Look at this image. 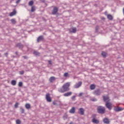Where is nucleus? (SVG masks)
Listing matches in <instances>:
<instances>
[{
	"label": "nucleus",
	"mask_w": 124,
	"mask_h": 124,
	"mask_svg": "<svg viewBox=\"0 0 124 124\" xmlns=\"http://www.w3.org/2000/svg\"><path fill=\"white\" fill-rule=\"evenodd\" d=\"M69 87H70V83L67 82L63 85V86H62V88H59L58 89V92L59 93H62L68 92L70 90V89L69 88Z\"/></svg>",
	"instance_id": "f257e3e1"
},
{
	"label": "nucleus",
	"mask_w": 124,
	"mask_h": 124,
	"mask_svg": "<svg viewBox=\"0 0 124 124\" xmlns=\"http://www.w3.org/2000/svg\"><path fill=\"white\" fill-rule=\"evenodd\" d=\"M97 111L99 114H104L105 113V108L102 106H98Z\"/></svg>",
	"instance_id": "f03ea898"
},
{
	"label": "nucleus",
	"mask_w": 124,
	"mask_h": 124,
	"mask_svg": "<svg viewBox=\"0 0 124 124\" xmlns=\"http://www.w3.org/2000/svg\"><path fill=\"white\" fill-rule=\"evenodd\" d=\"M102 92H101V91H100V89H96L95 90L93 93V94H94V95H100L102 93Z\"/></svg>",
	"instance_id": "7ed1b4c3"
},
{
	"label": "nucleus",
	"mask_w": 124,
	"mask_h": 124,
	"mask_svg": "<svg viewBox=\"0 0 124 124\" xmlns=\"http://www.w3.org/2000/svg\"><path fill=\"white\" fill-rule=\"evenodd\" d=\"M106 107L108 110H112V104L109 102H106Z\"/></svg>",
	"instance_id": "20e7f679"
},
{
	"label": "nucleus",
	"mask_w": 124,
	"mask_h": 124,
	"mask_svg": "<svg viewBox=\"0 0 124 124\" xmlns=\"http://www.w3.org/2000/svg\"><path fill=\"white\" fill-rule=\"evenodd\" d=\"M58 11H59V8L57 7H54L52 11V15H56L58 13Z\"/></svg>",
	"instance_id": "39448f33"
},
{
	"label": "nucleus",
	"mask_w": 124,
	"mask_h": 124,
	"mask_svg": "<svg viewBox=\"0 0 124 124\" xmlns=\"http://www.w3.org/2000/svg\"><path fill=\"white\" fill-rule=\"evenodd\" d=\"M82 84V81H79L78 82H77L74 87L75 89H78V88H80V87H81Z\"/></svg>",
	"instance_id": "423d86ee"
},
{
	"label": "nucleus",
	"mask_w": 124,
	"mask_h": 124,
	"mask_svg": "<svg viewBox=\"0 0 124 124\" xmlns=\"http://www.w3.org/2000/svg\"><path fill=\"white\" fill-rule=\"evenodd\" d=\"M46 98L47 102H51V101H52V99L50 97V94L49 93H47L46 95Z\"/></svg>",
	"instance_id": "0eeeda50"
},
{
	"label": "nucleus",
	"mask_w": 124,
	"mask_h": 124,
	"mask_svg": "<svg viewBox=\"0 0 124 124\" xmlns=\"http://www.w3.org/2000/svg\"><path fill=\"white\" fill-rule=\"evenodd\" d=\"M78 114H80L81 115H83L85 114V109L82 108H80L78 111Z\"/></svg>",
	"instance_id": "6e6552de"
},
{
	"label": "nucleus",
	"mask_w": 124,
	"mask_h": 124,
	"mask_svg": "<svg viewBox=\"0 0 124 124\" xmlns=\"http://www.w3.org/2000/svg\"><path fill=\"white\" fill-rule=\"evenodd\" d=\"M114 111H115V112H121V111H123V108L119 107H115L114 108Z\"/></svg>",
	"instance_id": "1a4fd4ad"
},
{
	"label": "nucleus",
	"mask_w": 124,
	"mask_h": 124,
	"mask_svg": "<svg viewBox=\"0 0 124 124\" xmlns=\"http://www.w3.org/2000/svg\"><path fill=\"white\" fill-rule=\"evenodd\" d=\"M44 39V37L42 35L41 36H39L38 38H37V42L38 43H39L40 42V41H43Z\"/></svg>",
	"instance_id": "9d476101"
},
{
	"label": "nucleus",
	"mask_w": 124,
	"mask_h": 124,
	"mask_svg": "<svg viewBox=\"0 0 124 124\" xmlns=\"http://www.w3.org/2000/svg\"><path fill=\"white\" fill-rule=\"evenodd\" d=\"M103 98L104 99V101H105L106 103V102H109V101H110V99H109V97L108 96H103Z\"/></svg>",
	"instance_id": "9b49d317"
},
{
	"label": "nucleus",
	"mask_w": 124,
	"mask_h": 124,
	"mask_svg": "<svg viewBox=\"0 0 124 124\" xmlns=\"http://www.w3.org/2000/svg\"><path fill=\"white\" fill-rule=\"evenodd\" d=\"M72 95V93L71 92L66 93L63 94V96H65V97L70 96Z\"/></svg>",
	"instance_id": "f8f14e48"
},
{
	"label": "nucleus",
	"mask_w": 124,
	"mask_h": 124,
	"mask_svg": "<svg viewBox=\"0 0 124 124\" xmlns=\"http://www.w3.org/2000/svg\"><path fill=\"white\" fill-rule=\"evenodd\" d=\"M103 122L106 124H110V120H109V119L107 118H105L103 119Z\"/></svg>",
	"instance_id": "ddd939ff"
},
{
	"label": "nucleus",
	"mask_w": 124,
	"mask_h": 124,
	"mask_svg": "<svg viewBox=\"0 0 124 124\" xmlns=\"http://www.w3.org/2000/svg\"><path fill=\"white\" fill-rule=\"evenodd\" d=\"M92 123L93 124H99V120L94 118L92 119Z\"/></svg>",
	"instance_id": "4468645a"
},
{
	"label": "nucleus",
	"mask_w": 124,
	"mask_h": 124,
	"mask_svg": "<svg viewBox=\"0 0 124 124\" xmlns=\"http://www.w3.org/2000/svg\"><path fill=\"white\" fill-rule=\"evenodd\" d=\"M16 47H18L19 49H23L24 47V45L21 43H18L16 45Z\"/></svg>",
	"instance_id": "2eb2a0df"
},
{
	"label": "nucleus",
	"mask_w": 124,
	"mask_h": 124,
	"mask_svg": "<svg viewBox=\"0 0 124 124\" xmlns=\"http://www.w3.org/2000/svg\"><path fill=\"white\" fill-rule=\"evenodd\" d=\"M69 113H70V114H74V113H75V108L72 107L69 110Z\"/></svg>",
	"instance_id": "dca6fc26"
},
{
	"label": "nucleus",
	"mask_w": 124,
	"mask_h": 124,
	"mask_svg": "<svg viewBox=\"0 0 124 124\" xmlns=\"http://www.w3.org/2000/svg\"><path fill=\"white\" fill-rule=\"evenodd\" d=\"M55 80H56V78H55V77H51L49 78L50 83H53Z\"/></svg>",
	"instance_id": "f3484780"
},
{
	"label": "nucleus",
	"mask_w": 124,
	"mask_h": 124,
	"mask_svg": "<svg viewBox=\"0 0 124 124\" xmlns=\"http://www.w3.org/2000/svg\"><path fill=\"white\" fill-rule=\"evenodd\" d=\"M107 18L108 19V20H113V16L111 15H108Z\"/></svg>",
	"instance_id": "a211bd4d"
},
{
	"label": "nucleus",
	"mask_w": 124,
	"mask_h": 124,
	"mask_svg": "<svg viewBox=\"0 0 124 124\" xmlns=\"http://www.w3.org/2000/svg\"><path fill=\"white\" fill-rule=\"evenodd\" d=\"M76 28H73L72 29V31L70 30V32H73L74 33H75V32H76Z\"/></svg>",
	"instance_id": "6ab92c4d"
},
{
	"label": "nucleus",
	"mask_w": 124,
	"mask_h": 124,
	"mask_svg": "<svg viewBox=\"0 0 124 124\" xmlns=\"http://www.w3.org/2000/svg\"><path fill=\"white\" fill-rule=\"evenodd\" d=\"M95 89V85L94 84H92L90 85V89L92 90H93Z\"/></svg>",
	"instance_id": "aec40b11"
},
{
	"label": "nucleus",
	"mask_w": 124,
	"mask_h": 124,
	"mask_svg": "<svg viewBox=\"0 0 124 124\" xmlns=\"http://www.w3.org/2000/svg\"><path fill=\"white\" fill-rule=\"evenodd\" d=\"M102 56L104 57V58H106V56L107 55V53H106V52L103 51L101 53Z\"/></svg>",
	"instance_id": "412c9836"
},
{
	"label": "nucleus",
	"mask_w": 124,
	"mask_h": 124,
	"mask_svg": "<svg viewBox=\"0 0 124 124\" xmlns=\"http://www.w3.org/2000/svg\"><path fill=\"white\" fill-rule=\"evenodd\" d=\"M15 14H16V11H14L13 12H11L10 14V16H11V17H12V16H14V15H15Z\"/></svg>",
	"instance_id": "4be33fe9"
},
{
	"label": "nucleus",
	"mask_w": 124,
	"mask_h": 124,
	"mask_svg": "<svg viewBox=\"0 0 124 124\" xmlns=\"http://www.w3.org/2000/svg\"><path fill=\"white\" fill-rule=\"evenodd\" d=\"M16 80H13L11 81V85H12V86H15L16 85Z\"/></svg>",
	"instance_id": "5701e85b"
},
{
	"label": "nucleus",
	"mask_w": 124,
	"mask_h": 124,
	"mask_svg": "<svg viewBox=\"0 0 124 124\" xmlns=\"http://www.w3.org/2000/svg\"><path fill=\"white\" fill-rule=\"evenodd\" d=\"M25 108L26 109H30L31 108V105L30 104H26L25 105Z\"/></svg>",
	"instance_id": "b1692460"
},
{
	"label": "nucleus",
	"mask_w": 124,
	"mask_h": 124,
	"mask_svg": "<svg viewBox=\"0 0 124 124\" xmlns=\"http://www.w3.org/2000/svg\"><path fill=\"white\" fill-rule=\"evenodd\" d=\"M20 109L21 113H22V114H24V113H25V109H24V108L22 107H20Z\"/></svg>",
	"instance_id": "393cba45"
},
{
	"label": "nucleus",
	"mask_w": 124,
	"mask_h": 124,
	"mask_svg": "<svg viewBox=\"0 0 124 124\" xmlns=\"http://www.w3.org/2000/svg\"><path fill=\"white\" fill-rule=\"evenodd\" d=\"M33 54L35 55V56H39V55H40V53H39V52H37V51H34L33 52Z\"/></svg>",
	"instance_id": "a878e982"
},
{
	"label": "nucleus",
	"mask_w": 124,
	"mask_h": 124,
	"mask_svg": "<svg viewBox=\"0 0 124 124\" xmlns=\"http://www.w3.org/2000/svg\"><path fill=\"white\" fill-rule=\"evenodd\" d=\"M33 1L31 0V1H29V5H30V6H31L32 5H33Z\"/></svg>",
	"instance_id": "bb28decb"
},
{
	"label": "nucleus",
	"mask_w": 124,
	"mask_h": 124,
	"mask_svg": "<svg viewBox=\"0 0 124 124\" xmlns=\"http://www.w3.org/2000/svg\"><path fill=\"white\" fill-rule=\"evenodd\" d=\"M11 21L12 23V24H16V20H15V19H12L11 20Z\"/></svg>",
	"instance_id": "cd10ccee"
},
{
	"label": "nucleus",
	"mask_w": 124,
	"mask_h": 124,
	"mask_svg": "<svg viewBox=\"0 0 124 124\" xmlns=\"http://www.w3.org/2000/svg\"><path fill=\"white\" fill-rule=\"evenodd\" d=\"M31 11L32 12H34V11H35V8L34 6L31 7Z\"/></svg>",
	"instance_id": "c85d7f7f"
},
{
	"label": "nucleus",
	"mask_w": 124,
	"mask_h": 124,
	"mask_svg": "<svg viewBox=\"0 0 124 124\" xmlns=\"http://www.w3.org/2000/svg\"><path fill=\"white\" fill-rule=\"evenodd\" d=\"M23 86V82L22 81H20L19 83H18V87H22Z\"/></svg>",
	"instance_id": "c756f323"
},
{
	"label": "nucleus",
	"mask_w": 124,
	"mask_h": 124,
	"mask_svg": "<svg viewBox=\"0 0 124 124\" xmlns=\"http://www.w3.org/2000/svg\"><path fill=\"white\" fill-rule=\"evenodd\" d=\"M16 124H21V121L19 119L16 120Z\"/></svg>",
	"instance_id": "7c9ffc66"
},
{
	"label": "nucleus",
	"mask_w": 124,
	"mask_h": 124,
	"mask_svg": "<svg viewBox=\"0 0 124 124\" xmlns=\"http://www.w3.org/2000/svg\"><path fill=\"white\" fill-rule=\"evenodd\" d=\"M98 29H99V27H98V26H96L95 27L96 32H97V31H98Z\"/></svg>",
	"instance_id": "2f4dec72"
},
{
	"label": "nucleus",
	"mask_w": 124,
	"mask_h": 124,
	"mask_svg": "<svg viewBox=\"0 0 124 124\" xmlns=\"http://www.w3.org/2000/svg\"><path fill=\"white\" fill-rule=\"evenodd\" d=\"M18 105H19V103H16L15 105V108H18Z\"/></svg>",
	"instance_id": "473e14b6"
},
{
	"label": "nucleus",
	"mask_w": 124,
	"mask_h": 124,
	"mask_svg": "<svg viewBox=\"0 0 124 124\" xmlns=\"http://www.w3.org/2000/svg\"><path fill=\"white\" fill-rule=\"evenodd\" d=\"M92 101H97V99L95 98H93L91 99Z\"/></svg>",
	"instance_id": "72a5a7b5"
},
{
	"label": "nucleus",
	"mask_w": 124,
	"mask_h": 124,
	"mask_svg": "<svg viewBox=\"0 0 124 124\" xmlns=\"http://www.w3.org/2000/svg\"><path fill=\"white\" fill-rule=\"evenodd\" d=\"M24 71H21L19 72V74H20V75H23V74H24Z\"/></svg>",
	"instance_id": "f704fd0d"
},
{
	"label": "nucleus",
	"mask_w": 124,
	"mask_h": 124,
	"mask_svg": "<svg viewBox=\"0 0 124 124\" xmlns=\"http://www.w3.org/2000/svg\"><path fill=\"white\" fill-rule=\"evenodd\" d=\"M67 76H68V73H65L64 74V77H67Z\"/></svg>",
	"instance_id": "c9c22d12"
},
{
	"label": "nucleus",
	"mask_w": 124,
	"mask_h": 124,
	"mask_svg": "<svg viewBox=\"0 0 124 124\" xmlns=\"http://www.w3.org/2000/svg\"><path fill=\"white\" fill-rule=\"evenodd\" d=\"M20 1H21V0H17L16 1V3L17 4H18V3H19V2H20Z\"/></svg>",
	"instance_id": "e433bc0d"
},
{
	"label": "nucleus",
	"mask_w": 124,
	"mask_h": 124,
	"mask_svg": "<svg viewBox=\"0 0 124 124\" xmlns=\"http://www.w3.org/2000/svg\"><path fill=\"white\" fill-rule=\"evenodd\" d=\"M75 97H76V96L74 95L72 97V99L73 100L75 99Z\"/></svg>",
	"instance_id": "4c0bfd02"
},
{
	"label": "nucleus",
	"mask_w": 124,
	"mask_h": 124,
	"mask_svg": "<svg viewBox=\"0 0 124 124\" xmlns=\"http://www.w3.org/2000/svg\"><path fill=\"white\" fill-rule=\"evenodd\" d=\"M8 55V52H6L5 53H4V55L5 56V57H7Z\"/></svg>",
	"instance_id": "58836bf2"
},
{
	"label": "nucleus",
	"mask_w": 124,
	"mask_h": 124,
	"mask_svg": "<svg viewBox=\"0 0 124 124\" xmlns=\"http://www.w3.org/2000/svg\"><path fill=\"white\" fill-rule=\"evenodd\" d=\"M23 58H24V59H28V57L27 56H23Z\"/></svg>",
	"instance_id": "ea45409f"
},
{
	"label": "nucleus",
	"mask_w": 124,
	"mask_h": 124,
	"mask_svg": "<svg viewBox=\"0 0 124 124\" xmlns=\"http://www.w3.org/2000/svg\"><path fill=\"white\" fill-rule=\"evenodd\" d=\"M82 94H83V93H80L78 95V96H81Z\"/></svg>",
	"instance_id": "a19ab883"
},
{
	"label": "nucleus",
	"mask_w": 124,
	"mask_h": 124,
	"mask_svg": "<svg viewBox=\"0 0 124 124\" xmlns=\"http://www.w3.org/2000/svg\"><path fill=\"white\" fill-rule=\"evenodd\" d=\"M101 19H102V20H105V17L102 16V17H101Z\"/></svg>",
	"instance_id": "79ce46f5"
},
{
	"label": "nucleus",
	"mask_w": 124,
	"mask_h": 124,
	"mask_svg": "<svg viewBox=\"0 0 124 124\" xmlns=\"http://www.w3.org/2000/svg\"><path fill=\"white\" fill-rule=\"evenodd\" d=\"M64 120H65V119H67V116H63Z\"/></svg>",
	"instance_id": "37998d69"
},
{
	"label": "nucleus",
	"mask_w": 124,
	"mask_h": 124,
	"mask_svg": "<svg viewBox=\"0 0 124 124\" xmlns=\"http://www.w3.org/2000/svg\"><path fill=\"white\" fill-rule=\"evenodd\" d=\"M48 63L49 64H52V63L51 62V61H48Z\"/></svg>",
	"instance_id": "c03bdc74"
},
{
	"label": "nucleus",
	"mask_w": 124,
	"mask_h": 124,
	"mask_svg": "<svg viewBox=\"0 0 124 124\" xmlns=\"http://www.w3.org/2000/svg\"><path fill=\"white\" fill-rule=\"evenodd\" d=\"M16 54L18 55V52H16Z\"/></svg>",
	"instance_id": "a18cd8bd"
}]
</instances>
